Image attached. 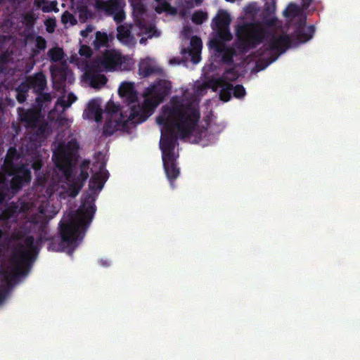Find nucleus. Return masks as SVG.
<instances>
[{"mask_svg":"<svg viewBox=\"0 0 360 360\" xmlns=\"http://www.w3.org/2000/svg\"><path fill=\"white\" fill-rule=\"evenodd\" d=\"M39 212H40L41 214H45V210H44V207H43L42 205H41V206L39 207Z\"/></svg>","mask_w":360,"mask_h":360,"instance_id":"obj_55","label":"nucleus"},{"mask_svg":"<svg viewBox=\"0 0 360 360\" xmlns=\"http://www.w3.org/2000/svg\"><path fill=\"white\" fill-rule=\"evenodd\" d=\"M99 264L103 267H108L110 265V262L107 259H101L99 260Z\"/></svg>","mask_w":360,"mask_h":360,"instance_id":"obj_49","label":"nucleus"},{"mask_svg":"<svg viewBox=\"0 0 360 360\" xmlns=\"http://www.w3.org/2000/svg\"><path fill=\"white\" fill-rule=\"evenodd\" d=\"M210 45H211V47L214 48L215 51L219 53H221L226 48L224 44H222L217 40H212L210 42Z\"/></svg>","mask_w":360,"mask_h":360,"instance_id":"obj_41","label":"nucleus"},{"mask_svg":"<svg viewBox=\"0 0 360 360\" xmlns=\"http://www.w3.org/2000/svg\"><path fill=\"white\" fill-rule=\"evenodd\" d=\"M94 30V28L91 26V25H89L86 27L85 30H81L80 32V34L83 37H87L89 33H90L91 32H92Z\"/></svg>","mask_w":360,"mask_h":360,"instance_id":"obj_44","label":"nucleus"},{"mask_svg":"<svg viewBox=\"0 0 360 360\" xmlns=\"http://www.w3.org/2000/svg\"><path fill=\"white\" fill-rule=\"evenodd\" d=\"M172 9L170 4L167 1H162L159 3L155 8V11L158 13H163L165 12H169Z\"/></svg>","mask_w":360,"mask_h":360,"instance_id":"obj_35","label":"nucleus"},{"mask_svg":"<svg viewBox=\"0 0 360 360\" xmlns=\"http://www.w3.org/2000/svg\"><path fill=\"white\" fill-rule=\"evenodd\" d=\"M299 12L298 7L296 4L290 3L286 10L284 11V15L286 16H295V15H297Z\"/></svg>","mask_w":360,"mask_h":360,"instance_id":"obj_37","label":"nucleus"},{"mask_svg":"<svg viewBox=\"0 0 360 360\" xmlns=\"http://www.w3.org/2000/svg\"><path fill=\"white\" fill-rule=\"evenodd\" d=\"M57 4L54 1H51L50 3L49 6H45L42 8V11L44 13H49L51 11L54 10V8L56 7Z\"/></svg>","mask_w":360,"mask_h":360,"instance_id":"obj_43","label":"nucleus"},{"mask_svg":"<svg viewBox=\"0 0 360 360\" xmlns=\"http://www.w3.org/2000/svg\"><path fill=\"white\" fill-rule=\"evenodd\" d=\"M0 176L4 177V183L8 188L6 198L10 193L15 194L19 191L23 186L29 183L31 180V174L30 170L23 166L19 167L14 173L13 176L8 180L6 175L0 174Z\"/></svg>","mask_w":360,"mask_h":360,"instance_id":"obj_11","label":"nucleus"},{"mask_svg":"<svg viewBox=\"0 0 360 360\" xmlns=\"http://www.w3.org/2000/svg\"><path fill=\"white\" fill-rule=\"evenodd\" d=\"M47 47V42L42 36H37L35 37V48L32 49V55L37 56L41 51H44Z\"/></svg>","mask_w":360,"mask_h":360,"instance_id":"obj_25","label":"nucleus"},{"mask_svg":"<svg viewBox=\"0 0 360 360\" xmlns=\"http://www.w3.org/2000/svg\"><path fill=\"white\" fill-rule=\"evenodd\" d=\"M18 115L21 122L25 124L26 127H36L38 122L37 112L33 110H25L18 108Z\"/></svg>","mask_w":360,"mask_h":360,"instance_id":"obj_18","label":"nucleus"},{"mask_svg":"<svg viewBox=\"0 0 360 360\" xmlns=\"http://www.w3.org/2000/svg\"><path fill=\"white\" fill-rule=\"evenodd\" d=\"M44 165L43 161L39 158L33 159L31 167L35 174H39Z\"/></svg>","mask_w":360,"mask_h":360,"instance_id":"obj_40","label":"nucleus"},{"mask_svg":"<svg viewBox=\"0 0 360 360\" xmlns=\"http://www.w3.org/2000/svg\"><path fill=\"white\" fill-rule=\"evenodd\" d=\"M2 236H3V231L2 230L0 229V240L2 238Z\"/></svg>","mask_w":360,"mask_h":360,"instance_id":"obj_58","label":"nucleus"},{"mask_svg":"<svg viewBox=\"0 0 360 360\" xmlns=\"http://www.w3.org/2000/svg\"><path fill=\"white\" fill-rule=\"evenodd\" d=\"M158 3H161L162 1H165L164 0H155Z\"/></svg>","mask_w":360,"mask_h":360,"instance_id":"obj_60","label":"nucleus"},{"mask_svg":"<svg viewBox=\"0 0 360 360\" xmlns=\"http://www.w3.org/2000/svg\"><path fill=\"white\" fill-rule=\"evenodd\" d=\"M102 112L100 110H97L95 113V120L97 122H100L102 120Z\"/></svg>","mask_w":360,"mask_h":360,"instance_id":"obj_46","label":"nucleus"},{"mask_svg":"<svg viewBox=\"0 0 360 360\" xmlns=\"http://www.w3.org/2000/svg\"><path fill=\"white\" fill-rule=\"evenodd\" d=\"M8 191L6 186L4 183V177L0 176V205L5 200V195Z\"/></svg>","mask_w":360,"mask_h":360,"instance_id":"obj_38","label":"nucleus"},{"mask_svg":"<svg viewBox=\"0 0 360 360\" xmlns=\"http://www.w3.org/2000/svg\"><path fill=\"white\" fill-rule=\"evenodd\" d=\"M79 16L81 20H85L92 16V13L89 11L86 6H81L78 8Z\"/></svg>","mask_w":360,"mask_h":360,"instance_id":"obj_34","label":"nucleus"},{"mask_svg":"<svg viewBox=\"0 0 360 360\" xmlns=\"http://www.w3.org/2000/svg\"><path fill=\"white\" fill-rule=\"evenodd\" d=\"M46 30L49 32H52L53 31V27H54V23L53 22V25H50L47 23H46Z\"/></svg>","mask_w":360,"mask_h":360,"instance_id":"obj_54","label":"nucleus"},{"mask_svg":"<svg viewBox=\"0 0 360 360\" xmlns=\"http://www.w3.org/2000/svg\"><path fill=\"white\" fill-rule=\"evenodd\" d=\"M79 53L81 56L86 58H90L93 55L92 49L88 45H82L79 50Z\"/></svg>","mask_w":360,"mask_h":360,"instance_id":"obj_36","label":"nucleus"},{"mask_svg":"<svg viewBox=\"0 0 360 360\" xmlns=\"http://www.w3.org/2000/svg\"><path fill=\"white\" fill-rule=\"evenodd\" d=\"M18 206L11 203L0 213V222L8 224L15 220Z\"/></svg>","mask_w":360,"mask_h":360,"instance_id":"obj_22","label":"nucleus"},{"mask_svg":"<svg viewBox=\"0 0 360 360\" xmlns=\"http://www.w3.org/2000/svg\"><path fill=\"white\" fill-rule=\"evenodd\" d=\"M162 69L153 65L150 61L143 60L139 62V74L143 77H148L154 74H160Z\"/></svg>","mask_w":360,"mask_h":360,"instance_id":"obj_20","label":"nucleus"},{"mask_svg":"<svg viewBox=\"0 0 360 360\" xmlns=\"http://www.w3.org/2000/svg\"><path fill=\"white\" fill-rule=\"evenodd\" d=\"M133 7V14L136 18L137 25L140 27H145V22L143 20V15L146 13V8L140 0H131Z\"/></svg>","mask_w":360,"mask_h":360,"instance_id":"obj_21","label":"nucleus"},{"mask_svg":"<svg viewBox=\"0 0 360 360\" xmlns=\"http://www.w3.org/2000/svg\"><path fill=\"white\" fill-rule=\"evenodd\" d=\"M140 113L134 105L129 108L128 111H121L120 117L117 120L112 117L107 118L103 127V134L105 136L112 135L116 131H127L132 125L144 122L140 121Z\"/></svg>","mask_w":360,"mask_h":360,"instance_id":"obj_7","label":"nucleus"},{"mask_svg":"<svg viewBox=\"0 0 360 360\" xmlns=\"http://www.w3.org/2000/svg\"><path fill=\"white\" fill-rule=\"evenodd\" d=\"M32 222L34 224V227L37 229L38 238L36 242H34V239L32 236H26L24 240H22V243H24V245L27 250L18 248L13 252L11 258L13 267L10 273H4V276H6L8 281H13L19 276L25 275V269L28 268L31 264L32 259V253H37V248L35 245V243L41 244L49 241V250L55 252H66L69 255H72L78 246L79 243L83 240L84 236V234L81 232L80 237L76 240V246H65L63 250H54L51 248V244L53 243V239H58L56 243H60L62 239L60 234V222L59 223V236H53L51 238L49 237L47 223L45 221L38 222L33 219Z\"/></svg>","mask_w":360,"mask_h":360,"instance_id":"obj_3","label":"nucleus"},{"mask_svg":"<svg viewBox=\"0 0 360 360\" xmlns=\"http://www.w3.org/2000/svg\"><path fill=\"white\" fill-rule=\"evenodd\" d=\"M231 18L230 14L224 10H219L212 20V27L216 29L224 39L230 40L231 34L229 30Z\"/></svg>","mask_w":360,"mask_h":360,"instance_id":"obj_13","label":"nucleus"},{"mask_svg":"<svg viewBox=\"0 0 360 360\" xmlns=\"http://www.w3.org/2000/svg\"><path fill=\"white\" fill-rule=\"evenodd\" d=\"M233 96L236 98H242L246 95V90L241 84H236L235 86H233L232 89Z\"/></svg>","mask_w":360,"mask_h":360,"instance_id":"obj_31","label":"nucleus"},{"mask_svg":"<svg viewBox=\"0 0 360 360\" xmlns=\"http://www.w3.org/2000/svg\"><path fill=\"white\" fill-rule=\"evenodd\" d=\"M118 94L123 98L126 105L121 108L111 100L107 102L105 112L107 115H110V117H112L118 112H120V114L122 111L129 112V108L130 106L138 104V94L133 83L127 82H122L118 89Z\"/></svg>","mask_w":360,"mask_h":360,"instance_id":"obj_9","label":"nucleus"},{"mask_svg":"<svg viewBox=\"0 0 360 360\" xmlns=\"http://www.w3.org/2000/svg\"><path fill=\"white\" fill-rule=\"evenodd\" d=\"M276 58H277V56H276V57H274V58L271 60V62H274V60H276Z\"/></svg>","mask_w":360,"mask_h":360,"instance_id":"obj_61","label":"nucleus"},{"mask_svg":"<svg viewBox=\"0 0 360 360\" xmlns=\"http://www.w3.org/2000/svg\"><path fill=\"white\" fill-rule=\"evenodd\" d=\"M314 32V26L310 25L307 27H304V26L300 23L299 26L295 28V31L293 32V37H295L299 43H305L313 37Z\"/></svg>","mask_w":360,"mask_h":360,"instance_id":"obj_19","label":"nucleus"},{"mask_svg":"<svg viewBox=\"0 0 360 360\" xmlns=\"http://www.w3.org/2000/svg\"><path fill=\"white\" fill-rule=\"evenodd\" d=\"M77 98L75 94L70 93L68 94L67 99L60 97L58 98L56 103L63 107V109H66L68 108L72 105V103L75 102Z\"/></svg>","mask_w":360,"mask_h":360,"instance_id":"obj_26","label":"nucleus"},{"mask_svg":"<svg viewBox=\"0 0 360 360\" xmlns=\"http://www.w3.org/2000/svg\"><path fill=\"white\" fill-rule=\"evenodd\" d=\"M202 0H195L197 4H200Z\"/></svg>","mask_w":360,"mask_h":360,"instance_id":"obj_59","label":"nucleus"},{"mask_svg":"<svg viewBox=\"0 0 360 360\" xmlns=\"http://www.w3.org/2000/svg\"><path fill=\"white\" fill-rule=\"evenodd\" d=\"M2 109H3V103H2L1 100L0 99V112L2 110Z\"/></svg>","mask_w":360,"mask_h":360,"instance_id":"obj_57","label":"nucleus"},{"mask_svg":"<svg viewBox=\"0 0 360 360\" xmlns=\"http://www.w3.org/2000/svg\"><path fill=\"white\" fill-rule=\"evenodd\" d=\"M35 94H37L35 101L39 107H42L44 104L51 101V96L49 93H44V91H42L41 93H36Z\"/></svg>","mask_w":360,"mask_h":360,"instance_id":"obj_28","label":"nucleus"},{"mask_svg":"<svg viewBox=\"0 0 360 360\" xmlns=\"http://www.w3.org/2000/svg\"><path fill=\"white\" fill-rule=\"evenodd\" d=\"M49 56L51 58V60L53 63H57L60 61L63 58V51L60 48H53L49 49L48 52Z\"/></svg>","mask_w":360,"mask_h":360,"instance_id":"obj_27","label":"nucleus"},{"mask_svg":"<svg viewBox=\"0 0 360 360\" xmlns=\"http://www.w3.org/2000/svg\"><path fill=\"white\" fill-rule=\"evenodd\" d=\"M124 2L122 0H95V8L98 11L113 15L116 23H121L125 18L126 14L123 11Z\"/></svg>","mask_w":360,"mask_h":360,"instance_id":"obj_10","label":"nucleus"},{"mask_svg":"<svg viewBox=\"0 0 360 360\" xmlns=\"http://www.w3.org/2000/svg\"><path fill=\"white\" fill-rule=\"evenodd\" d=\"M30 39H33L34 38V36H30L29 37Z\"/></svg>","mask_w":360,"mask_h":360,"instance_id":"obj_63","label":"nucleus"},{"mask_svg":"<svg viewBox=\"0 0 360 360\" xmlns=\"http://www.w3.org/2000/svg\"><path fill=\"white\" fill-rule=\"evenodd\" d=\"M92 45L95 50H99L101 47H107L109 46V37L105 32L97 31Z\"/></svg>","mask_w":360,"mask_h":360,"instance_id":"obj_23","label":"nucleus"},{"mask_svg":"<svg viewBox=\"0 0 360 360\" xmlns=\"http://www.w3.org/2000/svg\"><path fill=\"white\" fill-rule=\"evenodd\" d=\"M66 72L67 69L64 68H61L58 70V73L61 76V79L65 82L66 80Z\"/></svg>","mask_w":360,"mask_h":360,"instance_id":"obj_45","label":"nucleus"},{"mask_svg":"<svg viewBox=\"0 0 360 360\" xmlns=\"http://www.w3.org/2000/svg\"><path fill=\"white\" fill-rule=\"evenodd\" d=\"M238 78L236 71L234 68H230L225 71V75L219 77L215 81L217 87H220L219 98L224 102H228L232 96L233 84L228 80L234 81Z\"/></svg>","mask_w":360,"mask_h":360,"instance_id":"obj_12","label":"nucleus"},{"mask_svg":"<svg viewBox=\"0 0 360 360\" xmlns=\"http://www.w3.org/2000/svg\"><path fill=\"white\" fill-rule=\"evenodd\" d=\"M104 165L100 167V171L90 178L89 191L86 193L79 209L69 212L60 221L61 242H56L53 239L51 248L54 250H63L65 246H76V240L81 236V232H85L93 220L96 208L95 201L107 179L109 172L104 169Z\"/></svg>","mask_w":360,"mask_h":360,"instance_id":"obj_2","label":"nucleus"},{"mask_svg":"<svg viewBox=\"0 0 360 360\" xmlns=\"http://www.w3.org/2000/svg\"><path fill=\"white\" fill-rule=\"evenodd\" d=\"M237 48L243 53H248L261 44L268 37L266 30L252 22L238 25L236 28Z\"/></svg>","mask_w":360,"mask_h":360,"instance_id":"obj_6","label":"nucleus"},{"mask_svg":"<svg viewBox=\"0 0 360 360\" xmlns=\"http://www.w3.org/2000/svg\"><path fill=\"white\" fill-rule=\"evenodd\" d=\"M27 98V94L16 92V99L19 103H23Z\"/></svg>","mask_w":360,"mask_h":360,"instance_id":"obj_42","label":"nucleus"},{"mask_svg":"<svg viewBox=\"0 0 360 360\" xmlns=\"http://www.w3.org/2000/svg\"><path fill=\"white\" fill-rule=\"evenodd\" d=\"M31 89L30 84L27 82V79L25 82H21L15 89L16 92L22 94H27L29 90Z\"/></svg>","mask_w":360,"mask_h":360,"instance_id":"obj_39","label":"nucleus"},{"mask_svg":"<svg viewBox=\"0 0 360 360\" xmlns=\"http://www.w3.org/2000/svg\"><path fill=\"white\" fill-rule=\"evenodd\" d=\"M27 79L34 94L41 93L46 88V77L42 72H38L27 77Z\"/></svg>","mask_w":360,"mask_h":360,"instance_id":"obj_16","label":"nucleus"},{"mask_svg":"<svg viewBox=\"0 0 360 360\" xmlns=\"http://www.w3.org/2000/svg\"><path fill=\"white\" fill-rule=\"evenodd\" d=\"M117 39L122 43L128 44L131 38V30L125 25H120L117 27Z\"/></svg>","mask_w":360,"mask_h":360,"instance_id":"obj_24","label":"nucleus"},{"mask_svg":"<svg viewBox=\"0 0 360 360\" xmlns=\"http://www.w3.org/2000/svg\"><path fill=\"white\" fill-rule=\"evenodd\" d=\"M143 39L142 38L140 39V43H143Z\"/></svg>","mask_w":360,"mask_h":360,"instance_id":"obj_62","label":"nucleus"},{"mask_svg":"<svg viewBox=\"0 0 360 360\" xmlns=\"http://www.w3.org/2000/svg\"><path fill=\"white\" fill-rule=\"evenodd\" d=\"M313 0H302L304 8H307Z\"/></svg>","mask_w":360,"mask_h":360,"instance_id":"obj_51","label":"nucleus"},{"mask_svg":"<svg viewBox=\"0 0 360 360\" xmlns=\"http://www.w3.org/2000/svg\"><path fill=\"white\" fill-rule=\"evenodd\" d=\"M207 18V13L201 11H196L191 15V20L196 25H201Z\"/></svg>","mask_w":360,"mask_h":360,"instance_id":"obj_30","label":"nucleus"},{"mask_svg":"<svg viewBox=\"0 0 360 360\" xmlns=\"http://www.w3.org/2000/svg\"><path fill=\"white\" fill-rule=\"evenodd\" d=\"M102 70H94L91 69V64L86 65V76L90 81V86L98 89L103 86L107 82V77L100 74Z\"/></svg>","mask_w":360,"mask_h":360,"instance_id":"obj_17","label":"nucleus"},{"mask_svg":"<svg viewBox=\"0 0 360 360\" xmlns=\"http://www.w3.org/2000/svg\"><path fill=\"white\" fill-rule=\"evenodd\" d=\"M125 60L126 58L119 51L114 49H105L100 56L90 63V69L105 72H113L118 69L125 70L126 67L123 65Z\"/></svg>","mask_w":360,"mask_h":360,"instance_id":"obj_8","label":"nucleus"},{"mask_svg":"<svg viewBox=\"0 0 360 360\" xmlns=\"http://www.w3.org/2000/svg\"><path fill=\"white\" fill-rule=\"evenodd\" d=\"M79 145L76 141H70L63 145L60 143L54 150L53 161L56 168L63 174L66 180V189L60 196L65 194L68 197L75 198L81 191L84 183L89 178V160H84L79 165L80 172L76 174L74 162L77 159Z\"/></svg>","mask_w":360,"mask_h":360,"instance_id":"obj_4","label":"nucleus"},{"mask_svg":"<svg viewBox=\"0 0 360 360\" xmlns=\"http://www.w3.org/2000/svg\"><path fill=\"white\" fill-rule=\"evenodd\" d=\"M8 63V56L6 53L0 54V65Z\"/></svg>","mask_w":360,"mask_h":360,"instance_id":"obj_48","label":"nucleus"},{"mask_svg":"<svg viewBox=\"0 0 360 360\" xmlns=\"http://www.w3.org/2000/svg\"><path fill=\"white\" fill-rule=\"evenodd\" d=\"M171 88V82L169 80L159 79L146 89L143 103L134 105L141 115L140 121L147 120L154 109L162 103L165 98L170 94Z\"/></svg>","mask_w":360,"mask_h":360,"instance_id":"obj_5","label":"nucleus"},{"mask_svg":"<svg viewBox=\"0 0 360 360\" xmlns=\"http://www.w3.org/2000/svg\"><path fill=\"white\" fill-rule=\"evenodd\" d=\"M274 6L271 8L269 6H268L267 8H265V13L266 15H271V13H273L274 12Z\"/></svg>","mask_w":360,"mask_h":360,"instance_id":"obj_52","label":"nucleus"},{"mask_svg":"<svg viewBox=\"0 0 360 360\" xmlns=\"http://www.w3.org/2000/svg\"><path fill=\"white\" fill-rule=\"evenodd\" d=\"M8 63V56L6 53L0 54V65Z\"/></svg>","mask_w":360,"mask_h":360,"instance_id":"obj_47","label":"nucleus"},{"mask_svg":"<svg viewBox=\"0 0 360 360\" xmlns=\"http://www.w3.org/2000/svg\"><path fill=\"white\" fill-rule=\"evenodd\" d=\"M200 118L198 106L181 101L164 105L156 117L157 124L163 127L159 147L162 150L164 170L172 186L180 174V169L176 165L179 155L174 153V148L179 144L178 139L189 137L197 129Z\"/></svg>","mask_w":360,"mask_h":360,"instance_id":"obj_1","label":"nucleus"},{"mask_svg":"<svg viewBox=\"0 0 360 360\" xmlns=\"http://www.w3.org/2000/svg\"><path fill=\"white\" fill-rule=\"evenodd\" d=\"M202 47L201 39L198 36H193L190 40V47L182 49V53H188L191 58V61L198 63L200 60V53Z\"/></svg>","mask_w":360,"mask_h":360,"instance_id":"obj_15","label":"nucleus"},{"mask_svg":"<svg viewBox=\"0 0 360 360\" xmlns=\"http://www.w3.org/2000/svg\"><path fill=\"white\" fill-rule=\"evenodd\" d=\"M222 55V61L229 64H231L233 63V56L235 54V51L232 49L226 48L221 52Z\"/></svg>","mask_w":360,"mask_h":360,"instance_id":"obj_29","label":"nucleus"},{"mask_svg":"<svg viewBox=\"0 0 360 360\" xmlns=\"http://www.w3.org/2000/svg\"><path fill=\"white\" fill-rule=\"evenodd\" d=\"M61 21L65 25L70 22V25H75L77 23L75 16L68 11H65L62 14Z\"/></svg>","mask_w":360,"mask_h":360,"instance_id":"obj_32","label":"nucleus"},{"mask_svg":"<svg viewBox=\"0 0 360 360\" xmlns=\"http://www.w3.org/2000/svg\"><path fill=\"white\" fill-rule=\"evenodd\" d=\"M276 20V18H272L266 20V24L269 26H272L275 24Z\"/></svg>","mask_w":360,"mask_h":360,"instance_id":"obj_53","label":"nucleus"},{"mask_svg":"<svg viewBox=\"0 0 360 360\" xmlns=\"http://www.w3.org/2000/svg\"><path fill=\"white\" fill-rule=\"evenodd\" d=\"M2 71V67L0 66V72Z\"/></svg>","mask_w":360,"mask_h":360,"instance_id":"obj_64","label":"nucleus"},{"mask_svg":"<svg viewBox=\"0 0 360 360\" xmlns=\"http://www.w3.org/2000/svg\"><path fill=\"white\" fill-rule=\"evenodd\" d=\"M4 299V295L0 292V303H1L3 302Z\"/></svg>","mask_w":360,"mask_h":360,"instance_id":"obj_56","label":"nucleus"},{"mask_svg":"<svg viewBox=\"0 0 360 360\" xmlns=\"http://www.w3.org/2000/svg\"><path fill=\"white\" fill-rule=\"evenodd\" d=\"M291 42L290 37L288 34H282L278 37H272L266 49L275 51L280 55L290 47Z\"/></svg>","mask_w":360,"mask_h":360,"instance_id":"obj_14","label":"nucleus"},{"mask_svg":"<svg viewBox=\"0 0 360 360\" xmlns=\"http://www.w3.org/2000/svg\"><path fill=\"white\" fill-rule=\"evenodd\" d=\"M22 20L27 27L32 28L35 23L36 17L34 13H27L22 16Z\"/></svg>","mask_w":360,"mask_h":360,"instance_id":"obj_33","label":"nucleus"},{"mask_svg":"<svg viewBox=\"0 0 360 360\" xmlns=\"http://www.w3.org/2000/svg\"><path fill=\"white\" fill-rule=\"evenodd\" d=\"M45 3V0H34V5L37 8H40Z\"/></svg>","mask_w":360,"mask_h":360,"instance_id":"obj_50","label":"nucleus"}]
</instances>
